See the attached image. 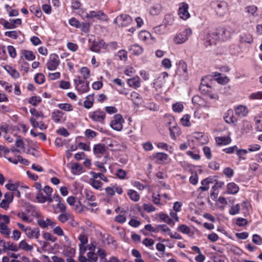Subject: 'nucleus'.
I'll use <instances>...</instances> for the list:
<instances>
[{
    "label": "nucleus",
    "instance_id": "nucleus-9",
    "mask_svg": "<svg viewBox=\"0 0 262 262\" xmlns=\"http://www.w3.org/2000/svg\"><path fill=\"white\" fill-rule=\"evenodd\" d=\"M60 62L58 55L56 54H51L46 63V67L50 71H55L57 69Z\"/></svg>",
    "mask_w": 262,
    "mask_h": 262
},
{
    "label": "nucleus",
    "instance_id": "nucleus-58",
    "mask_svg": "<svg viewBox=\"0 0 262 262\" xmlns=\"http://www.w3.org/2000/svg\"><path fill=\"white\" fill-rule=\"evenodd\" d=\"M114 174L119 179L124 180L127 179V173L122 169H117Z\"/></svg>",
    "mask_w": 262,
    "mask_h": 262
},
{
    "label": "nucleus",
    "instance_id": "nucleus-1",
    "mask_svg": "<svg viewBox=\"0 0 262 262\" xmlns=\"http://www.w3.org/2000/svg\"><path fill=\"white\" fill-rule=\"evenodd\" d=\"M192 32L190 28H186L178 32L173 36V42L176 45L185 43L192 35Z\"/></svg>",
    "mask_w": 262,
    "mask_h": 262
},
{
    "label": "nucleus",
    "instance_id": "nucleus-59",
    "mask_svg": "<svg viewBox=\"0 0 262 262\" xmlns=\"http://www.w3.org/2000/svg\"><path fill=\"white\" fill-rule=\"evenodd\" d=\"M256 128L257 130L262 131V114L257 115L255 117Z\"/></svg>",
    "mask_w": 262,
    "mask_h": 262
},
{
    "label": "nucleus",
    "instance_id": "nucleus-31",
    "mask_svg": "<svg viewBox=\"0 0 262 262\" xmlns=\"http://www.w3.org/2000/svg\"><path fill=\"white\" fill-rule=\"evenodd\" d=\"M152 157L155 158L158 163L161 164L167 161L168 156L164 152H157L152 154Z\"/></svg>",
    "mask_w": 262,
    "mask_h": 262
},
{
    "label": "nucleus",
    "instance_id": "nucleus-33",
    "mask_svg": "<svg viewBox=\"0 0 262 262\" xmlns=\"http://www.w3.org/2000/svg\"><path fill=\"white\" fill-rule=\"evenodd\" d=\"M227 192L230 194H235L239 191V187L234 182H230L227 185Z\"/></svg>",
    "mask_w": 262,
    "mask_h": 262
},
{
    "label": "nucleus",
    "instance_id": "nucleus-6",
    "mask_svg": "<svg viewBox=\"0 0 262 262\" xmlns=\"http://www.w3.org/2000/svg\"><path fill=\"white\" fill-rule=\"evenodd\" d=\"M188 140L195 144L201 145L207 144L208 141V138L202 132H195L189 136Z\"/></svg>",
    "mask_w": 262,
    "mask_h": 262
},
{
    "label": "nucleus",
    "instance_id": "nucleus-45",
    "mask_svg": "<svg viewBox=\"0 0 262 262\" xmlns=\"http://www.w3.org/2000/svg\"><path fill=\"white\" fill-rule=\"evenodd\" d=\"M82 166L77 163H73L71 166V172L74 175H78L82 172Z\"/></svg>",
    "mask_w": 262,
    "mask_h": 262
},
{
    "label": "nucleus",
    "instance_id": "nucleus-61",
    "mask_svg": "<svg viewBox=\"0 0 262 262\" xmlns=\"http://www.w3.org/2000/svg\"><path fill=\"white\" fill-rule=\"evenodd\" d=\"M30 11L34 13L35 16L37 17H41L42 16V12L40 8L36 6V5H32L30 8Z\"/></svg>",
    "mask_w": 262,
    "mask_h": 262
},
{
    "label": "nucleus",
    "instance_id": "nucleus-23",
    "mask_svg": "<svg viewBox=\"0 0 262 262\" xmlns=\"http://www.w3.org/2000/svg\"><path fill=\"white\" fill-rule=\"evenodd\" d=\"M106 150V147L103 144H97L93 147V152L97 157H101Z\"/></svg>",
    "mask_w": 262,
    "mask_h": 262
},
{
    "label": "nucleus",
    "instance_id": "nucleus-54",
    "mask_svg": "<svg viewBox=\"0 0 262 262\" xmlns=\"http://www.w3.org/2000/svg\"><path fill=\"white\" fill-rule=\"evenodd\" d=\"M19 186V182H16L13 183L12 181H10L9 183L5 185L6 188L10 191H17Z\"/></svg>",
    "mask_w": 262,
    "mask_h": 262
},
{
    "label": "nucleus",
    "instance_id": "nucleus-46",
    "mask_svg": "<svg viewBox=\"0 0 262 262\" xmlns=\"http://www.w3.org/2000/svg\"><path fill=\"white\" fill-rule=\"evenodd\" d=\"M19 249H21L26 251H31L33 249V246L29 245L26 241H21L18 245Z\"/></svg>",
    "mask_w": 262,
    "mask_h": 262
},
{
    "label": "nucleus",
    "instance_id": "nucleus-32",
    "mask_svg": "<svg viewBox=\"0 0 262 262\" xmlns=\"http://www.w3.org/2000/svg\"><path fill=\"white\" fill-rule=\"evenodd\" d=\"M128 99H130L132 102L137 105H139L142 102V98L140 95L137 92L134 91L130 94V98Z\"/></svg>",
    "mask_w": 262,
    "mask_h": 262
},
{
    "label": "nucleus",
    "instance_id": "nucleus-52",
    "mask_svg": "<svg viewBox=\"0 0 262 262\" xmlns=\"http://www.w3.org/2000/svg\"><path fill=\"white\" fill-rule=\"evenodd\" d=\"M186 155L194 160H199L201 158L199 151L196 149L188 150L186 152Z\"/></svg>",
    "mask_w": 262,
    "mask_h": 262
},
{
    "label": "nucleus",
    "instance_id": "nucleus-21",
    "mask_svg": "<svg viewBox=\"0 0 262 262\" xmlns=\"http://www.w3.org/2000/svg\"><path fill=\"white\" fill-rule=\"evenodd\" d=\"M25 234L28 238L31 239H38L40 235V230L38 227L32 228L29 226H28Z\"/></svg>",
    "mask_w": 262,
    "mask_h": 262
},
{
    "label": "nucleus",
    "instance_id": "nucleus-50",
    "mask_svg": "<svg viewBox=\"0 0 262 262\" xmlns=\"http://www.w3.org/2000/svg\"><path fill=\"white\" fill-rule=\"evenodd\" d=\"M161 8L160 4H155L150 8L149 13L152 15H158L161 11Z\"/></svg>",
    "mask_w": 262,
    "mask_h": 262
},
{
    "label": "nucleus",
    "instance_id": "nucleus-55",
    "mask_svg": "<svg viewBox=\"0 0 262 262\" xmlns=\"http://www.w3.org/2000/svg\"><path fill=\"white\" fill-rule=\"evenodd\" d=\"M57 107L61 110H63L66 112H71L73 110V106L68 103H59L57 105Z\"/></svg>",
    "mask_w": 262,
    "mask_h": 262
},
{
    "label": "nucleus",
    "instance_id": "nucleus-37",
    "mask_svg": "<svg viewBox=\"0 0 262 262\" xmlns=\"http://www.w3.org/2000/svg\"><path fill=\"white\" fill-rule=\"evenodd\" d=\"M8 160L15 164H17L18 162L25 165H28L29 164V161L23 158L20 156H18L16 158H8Z\"/></svg>",
    "mask_w": 262,
    "mask_h": 262
},
{
    "label": "nucleus",
    "instance_id": "nucleus-53",
    "mask_svg": "<svg viewBox=\"0 0 262 262\" xmlns=\"http://www.w3.org/2000/svg\"><path fill=\"white\" fill-rule=\"evenodd\" d=\"M138 37L140 40L146 41L150 37H151V35L149 32L142 30L139 33Z\"/></svg>",
    "mask_w": 262,
    "mask_h": 262
},
{
    "label": "nucleus",
    "instance_id": "nucleus-17",
    "mask_svg": "<svg viewBox=\"0 0 262 262\" xmlns=\"http://www.w3.org/2000/svg\"><path fill=\"white\" fill-rule=\"evenodd\" d=\"M51 118L56 123H62L66 120V115L60 110H55L52 113Z\"/></svg>",
    "mask_w": 262,
    "mask_h": 262
},
{
    "label": "nucleus",
    "instance_id": "nucleus-16",
    "mask_svg": "<svg viewBox=\"0 0 262 262\" xmlns=\"http://www.w3.org/2000/svg\"><path fill=\"white\" fill-rule=\"evenodd\" d=\"M4 198L0 203V207L7 210L9 208L10 204L12 202L14 198L13 193L7 192L4 194Z\"/></svg>",
    "mask_w": 262,
    "mask_h": 262
},
{
    "label": "nucleus",
    "instance_id": "nucleus-12",
    "mask_svg": "<svg viewBox=\"0 0 262 262\" xmlns=\"http://www.w3.org/2000/svg\"><path fill=\"white\" fill-rule=\"evenodd\" d=\"M188 9L189 6L187 3L183 2L179 4L178 14L181 19L186 20L190 17Z\"/></svg>",
    "mask_w": 262,
    "mask_h": 262
},
{
    "label": "nucleus",
    "instance_id": "nucleus-44",
    "mask_svg": "<svg viewBox=\"0 0 262 262\" xmlns=\"http://www.w3.org/2000/svg\"><path fill=\"white\" fill-rule=\"evenodd\" d=\"M156 145L158 148L165 150L170 154H172L173 151V147L166 143L157 142L156 143Z\"/></svg>",
    "mask_w": 262,
    "mask_h": 262
},
{
    "label": "nucleus",
    "instance_id": "nucleus-48",
    "mask_svg": "<svg viewBox=\"0 0 262 262\" xmlns=\"http://www.w3.org/2000/svg\"><path fill=\"white\" fill-rule=\"evenodd\" d=\"M72 219V214L66 211L62 212L58 216V220L61 223H64Z\"/></svg>",
    "mask_w": 262,
    "mask_h": 262
},
{
    "label": "nucleus",
    "instance_id": "nucleus-29",
    "mask_svg": "<svg viewBox=\"0 0 262 262\" xmlns=\"http://www.w3.org/2000/svg\"><path fill=\"white\" fill-rule=\"evenodd\" d=\"M11 151L12 153H13L14 155L17 153H19L20 150L18 149H16L14 147H12L11 148L10 150L5 147V146L3 145H0V156H4L5 158H6L8 159V158L6 156L7 154Z\"/></svg>",
    "mask_w": 262,
    "mask_h": 262
},
{
    "label": "nucleus",
    "instance_id": "nucleus-40",
    "mask_svg": "<svg viewBox=\"0 0 262 262\" xmlns=\"http://www.w3.org/2000/svg\"><path fill=\"white\" fill-rule=\"evenodd\" d=\"M127 194L129 198L134 202H138L140 198L139 194L135 190L128 189Z\"/></svg>",
    "mask_w": 262,
    "mask_h": 262
},
{
    "label": "nucleus",
    "instance_id": "nucleus-15",
    "mask_svg": "<svg viewBox=\"0 0 262 262\" xmlns=\"http://www.w3.org/2000/svg\"><path fill=\"white\" fill-rule=\"evenodd\" d=\"M215 33L218 35V40L226 41L230 38L233 32L229 28H221Z\"/></svg>",
    "mask_w": 262,
    "mask_h": 262
},
{
    "label": "nucleus",
    "instance_id": "nucleus-8",
    "mask_svg": "<svg viewBox=\"0 0 262 262\" xmlns=\"http://www.w3.org/2000/svg\"><path fill=\"white\" fill-rule=\"evenodd\" d=\"M124 123V119L120 114H117L113 116L110 122L111 127L117 131H121L123 128V124Z\"/></svg>",
    "mask_w": 262,
    "mask_h": 262
},
{
    "label": "nucleus",
    "instance_id": "nucleus-38",
    "mask_svg": "<svg viewBox=\"0 0 262 262\" xmlns=\"http://www.w3.org/2000/svg\"><path fill=\"white\" fill-rule=\"evenodd\" d=\"M21 54L28 61H33L36 57L34 53L30 50H23L21 52Z\"/></svg>",
    "mask_w": 262,
    "mask_h": 262
},
{
    "label": "nucleus",
    "instance_id": "nucleus-62",
    "mask_svg": "<svg viewBox=\"0 0 262 262\" xmlns=\"http://www.w3.org/2000/svg\"><path fill=\"white\" fill-rule=\"evenodd\" d=\"M77 13L82 19L89 20V12H87L85 9H79L78 10Z\"/></svg>",
    "mask_w": 262,
    "mask_h": 262
},
{
    "label": "nucleus",
    "instance_id": "nucleus-41",
    "mask_svg": "<svg viewBox=\"0 0 262 262\" xmlns=\"http://www.w3.org/2000/svg\"><path fill=\"white\" fill-rule=\"evenodd\" d=\"M55 201L57 202V207L62 212H65L67 209L65 204L61 202V198L58 194H54Z\"/></svg>",
    "mask_w": 262,
    "mask_h": 262
},
{
    "label": "nucleus",
    "instance_id": "nucleus-60",
    "mask_svg": "<svg viewBox=\"0 0 262 262\" xmlns=\"http://www.w3.org/2000/svg\"><path fill=\"white\" fill-rule=\"evenodd\" d=\"M215 79L216 81L221 84H225L229 81V79L227 76H223L221 74L219 73L217 75H215Z\"/></svg>",
    "mask_w": 262,
    "mask_h": 262
},
{
    "label": "nucleus",
    "instance_id": "nucleus-20",
    "mask_svg": "<svg viewBox=\"0 0 262 262\" xmlns=\"http://www.w3.org/2000/svg\"><path fill=\"white\" fill-rule=\"evenodd\" d=\"M37 223L42 228H47L49 227H53L56 223L49 218L38 217Z\"/></svg>",
    "mask_w": 262,
    "mask_h": 262
},
{
    "label": "nucleus",
    "instance_id": "nucleus-51",
    "mask_svg": "<svg viewBox=\"0 0 262 262\" xmlns=\"http://www.w3.org/2000/svg\"><path fill=\"white\" fill-rule=\"evenodd\" d=\"M184 105L182 102H177L172 105V111L177 113H182L184 110Z\"/></svg>",
    "mask_w": 262,
    "mask_h": 262
},
{
    "label": "nucleus",
    "instance_id": "nucleus-7",
    "mask_svg": "<svg viewBox=\"0 0 262 262\" xmlns=\"http://www.w3.org/2000/svg\"><path fill=\"white\" fill-rule=\"evenodd\" d=\"M176 75L179 77L180 80L182 81H185L188 78L187 64L183 60H180L178 63Z\"/></svg>",
    "mask_w": 262,
    "mask_h": 262
},
{
    "label": "nucleus",
    "instance_id": "nucleus-27",
    "mask_svg": "<svg viewBox=\"0 0 262 262\" xmlns=\"http://www.w3.org/2000/svg\"><path fill=\"white\" fill-rule=\"evenodd\" d=\"M67 203L73 207L75 210L78 211L80 209H79L81 204L79 202H77L76 198L73 196H70L67 199Z\"/></svg>",
    "mask_w": 262,
    "mask_h": 262
},
{
    "label": "nucleus",
    "instance_id": "nucleus-34",
    "mask_svg": "<svg viewBox=\"0 0 262 262\" xmlns=\"http://www.w3.org/2000/svg\"><path fill=\"white\" fill-rule=\"evenodd\" d=\"M109 146L114 150H122L125 148V146L121 142L116 140H112L109 144Z\"/></svg>",
    "mask_w": 262,
    "mask_h": 262
},
{
    "label": "nucleus",
    "instance_id": "nucleus-19",
    "mask_svg": "<svg viewBox=\"0 0 262 262\" xmlns=\"http://www.w3.org/2000/svg\"><path fill=\"white\" fill-rule=\"evenodd\" d=\"M231 133L228 132L227 136H219L215 138L216 144L219 146H225L230 144L232 142Z\"/></svg>",
    "mask_w": 262,
    "mask_h": 262
},
{
    "label": "nucleus",
    "instance_id": "nucleus-63",
    "mask_svg": "<svg viewBox=\"0 0 262 262\" xmlns=\"http://www.w3.org/2000/svg\"><path fill=\"white\" fill-rule=\"evenodd\" d=\"M41 101V98L39 96H32L29 99L28 102L33 106H36Z\"/></svg>",
    "mask_w": 262,
    "mask_h": 262
},
{
    "label": "nucleus",
    "instance_id": "nucleus-5",
    "mask_svg": "<svg viewBox=\"0 0 262 262\" xmlns=\"http://www.w3.org/2000/svg\"><path fill=\"white\" fill-rule=\"evenodd\" d=\"M10 219L8 215L0 214V232L5 237H9L11 229L8 227Z\"/></svg>",
    "mask_w": 262,
    "mask_h": 262
},
{
    "label": "nucleus",
    "instance_id": "nucleus-57",
    "mask_svg": "<svg viewBox=\"0 0 262 262\" xmlns=\"http://www.w3.org/2000/svg\"><path fill=\"white\" fill-rule=\"evenodd\" d=\"M154 32L159 35L163 34L166 33V29L165 25H160L153 28Z\"/></svg>",
    "mask_w": 262,
    "mask_h": 262
},
{
    "label": "nucleus",
    "instance_id": "nucleus-56",
    "mask_svg": "<svg viewBox=\"0 0 262 262\" xmlns=\"http://www.w3.org/2000/svg\"><path fill=\"white\" fill-rule=\"evenodd\" d=\"M30 112L31 114V117L33 118H44L45 116L42 112H39L38 111L36 108H31L30 109Z\"/></svg>",
    "mask_w": 262,
    "mask_h": 262
},
{
    "label": "nucleus",
    "instance_id": "nucleus-39",
    "mask_svg": "<svg viewBox=\"0 0 262 262\" xmlns=\"http://www.w3.org/2000/svg\"><path fill=\"white\" fill-rule=\"evenodd\" d=\"M89 183L94 188L99 190H102V182L97 180L94 177H92V178L90 179Z\"/></svg>",
    "mask_w": 262,
    "mask_h": 262
},
{
    "label": "nucleus",
    "instance_id": "nucleus-13",
    "mask_svg": "<svg viewBox=\"0 0 262 262\" xmlns=\"http://www.w3.org/2000/svg\"><path fill=\"white\" fill-rule=\"evenodd\" d=\"M89 118L93 121L103 123L105 118V113L100 109L97 110L89 114Z\"/></svg>",
    "mask_w": 262,
    "mask_h": 262
},
{
    "label": "nucleus",
    "instance_id": "nucleus-49",
    "mask_svg": "<svg viewBox=\"0 0 262 262\" xmlns=\"http://www.w3.org/2000/svg\"><path fill=\"white\" fill-rule=\"evenodd\" d=\"M191 117L188 114H185L180 119V122L183 126L185 127H190L191 125L190 122Z\"/></svg>",
    "mask_w": 262,
    "mask_h": 262
},
{
    "label": "nucleus",
    "instance_id": "nucleus-2",
    "mask_svg": "<svg viewBox=\"0 0 262 262\" xmlns=\"http://www.w3.org/2000/svg\"><path fill=\"white\" fill-rule=\"evenodd\" d=\"M75 89L79 94H82L88 92L90 90L89 82L83 80L81 77L76 76L74 79Z\"/></svg>",
    "mask_w": 262,
    "mask_h": 262
},
{
    "label": "nucleus",
    "instance_id": "nucleus-10",
    "mask_svg": "<svg viewBox=\"0 0 262 262\" xmlns=\"http://www.w3.org/2000/svg\"><path fill=\"white\" fill-rule=\"evenodd\" d=\"M167 123L170 125L169 130L170 132V137L172 139H175L176 138V134L178 133L179 128L176 126V123L174 118L170 115H166L165 116Z\"/></svg>",
    "mask_w": 262,
    "mask_h": 262
},
{
    "label": "nucleus",
    "instance_id": "nucleus-25",
    "mask_svg": "<svg viewBox=\"0 0 262 262\" xmlns=\"http://www.w3.org/2000/svg\"><path fill=\"white\" fill-rule=\"evenodd\" d=\"M235 113L236 116L240 118L246 117L248 114V108L243 105H239L234 109Z\"/></svg>",
    "mask_w": 262,
    "mask_h": 262
},
{
    "label": "nucleus",
    "instance_id": "nucleus-64",
    "mask_svg": "<svg viewBox=\"0 0 262 262\" xmlns=\"http://www.w3.org/2000/svg\"><path fill=\"white\" fill-rule=\"evenodd\" d=\"M87 258L88 262H97L98 260L97 254L94 251L89 252L87 253Z\"/></svg>",
    "mask_w": 262,
    "mask_h": 262
},
{
    "label": "nucleus",
    "instance_id": "nucleus-24",
    "mask_svg": "<svg viewBox=\"0 0 262 262\" xmlns=\"http://www.w3.org/2000/svg\"><path fill=\"white\" fill-rule=\"evenodd\" d=\"M168 74L167 72H164L161 73L160 75L155 80V82H154V87H155L156 89L158 88H161L162 86L165 83L166 81L165 79L167 77H168Z\"/></svg>",
    "mask_w": 262,
    "mask_h": 262
},
{
    "label": "nucleus",
    "instance_id": "nucleus-14",
    "mask_svg": "<svg viewBox=\"0 0 262 262\" xmlns=\"http://www.w3.org/2000/svg\"><path fill=\"white\" fill-rule=\"evenodd\" d=\"M94 18L103 21H106L108 20L107 15L104 13L103 11L100 10L97 11H90L89 12V20H91Z\"/></svg>",
    "mask_w": 262,
    "mask_h": 262
},
{
    "label": "nucleus",
    "instance_id": "nucleus-3",
    "mask_svg": "<svg viewBox=\"0 0 262 262\" xmlns=\"http://www.w3.org/2000/svg\"><path fill=\"white\" fill-rule=\"evenodd\" d=\"M210 6L216 14L220 16L224 15L228 11L227 3L224 1H212L210 3Z\"/></svg>",
    "mask_w": 262,
    "mask_h": 262
},
{
    "label": "nucleus",
    "instance_id": "nucleus-42",
    "mask_svg": "<svg viewBox=\"0 0 262 262\" xmlns=\"http://www.w3.org/2000/svg\"><path fill=\"white\" fill-rule=\"evenodd\" d=\"M80 76H78L79 77H81L83 80H87L91 76L90 70L86 67H82L80 70Z\"/></svg>",
    "mask_w": 262,
    "mask_h": 262
},
{
    "label": "nucleus",
    "instance_id": "nucleus-30",
    "mask_svg": "<svg viewBox=\"0 0 262 262\" xmlns=\"http://www.w3.org/2000/svg\"><path fill=\"white\" fill-rule=\"evenodd\" d=\"M239 41L242 43L251 44L253 41V36L248 32L242 33L239 36Z\"/></svg>",
    "mask_w": 262,
    "mask_h": 262
},
{
    "label": "nucleus",
    "instance_id": "nucleus-43",
    "mask_svg": "<svg viewBox=\"0 0 262 262\" xmlns=\"http://www.w3.org/2000/svg\"><path fill=\"white\" fill-rule=\"evenodd\" d=\"M94 94L89 95L86 97L84 101V106L85 108L89 109L91 108L94 104Z\"/></svg>",
    "mask_w": 262,
    "mask_h": 262
},
{
    "label": "nucleus",
    "instance_id": "nucleus-18",
    "mask_svg": "<svg viewBox=\"0 0 262 262\" xmlns=\"http://www.w3.org/2000/svg\"><path fill=\"white\" fill-rule=\"evenodd\" d=\"M224 119L227 123L232 126H235L237 122V119L234 116L233 111L231 109L228 110L225 113Z\"/></svg>",
    "mask_w": 262,
    "mask_h": 262
},
{
    "label": "nucleus",
    "instance_id": "nucleus-11",
    "mask_svg": "<svg viewBox=\"0 0 262 262\" xmlns=\"http://www.w3.org/2000/svg\"><path fill=\"white\" fill-rule=\"evenodd\" d=\"M132 22L131 17L126 14H122L118 16L114 21V23L119 27H126Z\"/></svg>",
    "mask_w": 262,
    "mask_h": 262
},
{
    "label": "nucleus",
    "instance_id": "nucleus-36",
    "mask_svg": "<svg viewBox=\"0 0 262 262\" xmlns=\"http://www.w3.org/2000/svg\"><path fill=\"white\" fill-rule=\"evenodd\" d=\"M128 50L135 55H141L143 52L142 47L137 44L130 45L128 47Z\"/></svg>",
    "mask_w": 262,
    "mask_h": 262
},
{
    "label": "nucleus",
    "instance_id": "nucleus-35",
    "mask_svg": "<svg viewBox=\"0 0 262 262\" xmlns=\"http://www.w3.org/2000/svg\"><path fill=\"white\" fill-rule=\"evenodd\" d=\"M157 215L159 217L161 221L166 223L168 225H173L174 224V222L173 221L172 219H171L166 213L160 212L157 214Z\"/></svg>",
    "mask_w": 262,
    "mask_h": 262
},
{
    "label": "nucleus",
    "instance_id": "nucleus-4",
    "mask_svg": "<svg viewBox=\"0 0 262 262\" xmlns=\"http://www.w3.org/2000/svg\"><path fill=\"white\" fill-rule=\"evenodd\" d=\"M218 40V35L215 32L206 30L203 32V40L206 47L214 45Z\"/></svg>",
    "mask_w": 262,
    "mask_h": 262
},
{
    "label": "nucleus",
    "instance_id": "nucleus-22",
    "mask_svg": "<svg viewBox=\"0 0 262 262\" xmlns=\"http://www.w3.org/2000/svg\"><path fill=\"white\" fill-rule=\"evenodd\" d=\"M107 46L103 40L94 41L91 47L93 52H99L101 49H107Z\"/></svg>",
    "mask_w": 262,
    "mask_h": 262
},
{
    "label": "nucleus",
    "instance_id": "nucleus-47",
    "mask_svg": "<svg viewBox=\"0 0 262 262\" xmlns=\"http://www.w3.org/2000/svg\"><path fill=\"white\" fill-rule=\"evenodd\" d=\"M5 70L12 77L17 78L19 77V74L18 72L12 67L6 65L4 66Z\"/></svg>",
    "mask_w": 262,
    "mask_h": 262
},
{
    "label": "nucleus",
    "instance_id": "nucleus-28",
    "mask_svg": "<svg viewBox=\"0 0 262 262\" xmlns=\"http://www.w3.org/2000/svg\"><path fill=\"white\" fill-rule=\"evenodd\" d=\"M249 166L250 170H251L255 175L259 176L262 173V168L257 163H250Z\"/></svg>",
    "mask_w": 262,
    "mask_h": 262
},
{
    "label": "nucleus",
    "instance_id": "nucleus-26",
    "mask_svg": "<svg viewBox=\"0 0 262 262\" xmlns=\"http://www.w3.org/2000/svg\"><path fill=\"white\" fill-rule=\"evenodd\" d=\"M128 85L135 89H137L141 86V80L139 77L136 76L127 80Z\"/></svg>",
    "mask_w": 262,
    "mask_h": 262
}]
</instances>
